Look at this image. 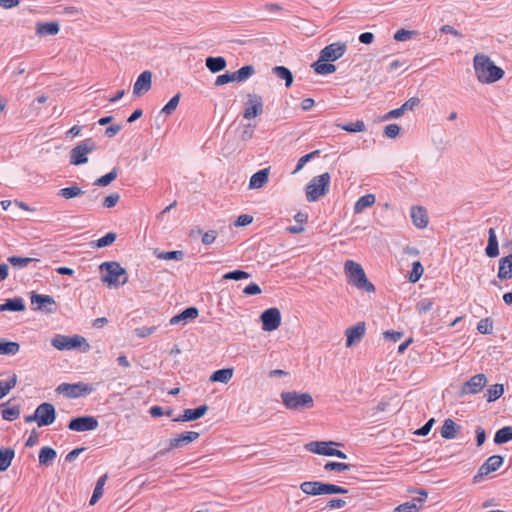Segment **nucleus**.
<instances>
[{
  "label": "nucleus",
  "instance_id": "obj_1",
  "mask_svg": "<svg viewBox=\"0 0 512 512\" xmlns=\"http://www.w3.org/2000/svg\"><path fill=\"white\" fill-rule=\"evenodd\" d=\"M473 67L477 80L482 84L495 83L504 77V70L494 64L485 54H476Z\"/></svg>",
  "mask_w": 512,
  "mask_h": 512
},
{
  "label": "nucleus",
  "instance_id": "obj_2",
  "mask_svg": "<svg viewBox=\"0 0 512 512\" xmlns=\"http://www.w3.org/2000/svg\"><path fill=\"white\" fill-rule=\"evenodd\" d=\"M344 272L350 285L368 293L375 291L374 285L367 279L365 271L359 263L353 260H346Z\"/></svg>",
  "mask_w": 512,
  "mask_h": 512
},
{
  "label": "nucleus",
  "instance_id": "obj_3",
  "mask_svg": "<svg viewBox=\"0 0 512 512\" xmlns=\"http://www.w3.org/2000/svg\"><path fill=\"white\" fill-rule=\"evenodd\" d=\"M101 281L108 287H118L128 281L126 270L115 261L103 262L100 265Z\"/></svg>",
  "mask_w": 512,
  "mask_h": 512
},
{
  "label": "nucleus",
  "instance_id": "obj_4",
  "mask_svg": "<svg viewBox=\"0 0 512 512\" xmlns=\"http://www.w3.org/2000/svg\"><path fill=\"white\" fill-rule=\"evenodd\" d=\"M331 176L328 172L313 177L305 188V195L308 202H316L324 197L330 188Z\"/></svg>",
  "mask_w": 512,
  "mask_h": 512
},
{
  "label": "nucleus",
  "instance_id": "obj_5",
  "mask_svg": "<svg viewBox=\"0 0 512 512\" xmlns=\"http://www.w3.org/2000/svg\"><path fill=\"white\" fill-rule=\"evenodd\" d=\"M281 399L284 406L289 410L310 409L314 406L313 397L310 393L307 392H282Z\"/></svg>",
  "mask_w": 512,
  "mask_h": 512
},
{
  "label": "nucleus",
  "instance_id": "obj_6",
  "mask_svg": "<svg viewBox=\"0 0 512 512\" xmlns=\"http://www.w3.org/2000/svg\"><path fill=\"white\" fill-rule=\"evenodd\" d=\"M51 344L54 348L61 351L81 349L83 352H87L90 349L87 340L80 335L66 336L57 334L52 338Z\"/></svg>",
  "mask_w": 512,
  "mask_h": 512
},
{
  "label": "nucleus",
  "instance_id": "obj_7",
  "mask_svg": "<svg viewBox=\"0 0 512 512\" xmlns=\"http://www.w3.org/2000/svg\"><path fill=\"white\" fill-rule=\"evenodd\" d=\"M340 443L333 441H312L305 445L306 450L311 453L324 455V456H336L341 459H346L347 455L341 450L335 449L333 446H338Z\"/></svg>",
  "mask_w": 512,
  "mask_h": 512
},
{
  "label": "nucleus",
  "instance_id": "obj_8",
  "mask_svg": "<svg viewBox=\"0 0 512 512\" xmlns=\"http://www.w3.org/2000/svg\"><path fill=\"white\" fill-rule=\"evenodd\" d=\"M96 144L92 138L81 141L70 152V163L72 165H81L88 162L87 155L95 150Z\"/></svg>",
  "mask_w": 512,
  "mask_h": 512
},
{
  "label": "nucleus",
  "instance_id": "obj_9",
  "mask_svg": "<svg viewBox=\"0 0 512 512\" xmlns=\"http://www.w3.org/2000/svg\"><path fill=\"white\" fill-rule=\"evenodd\" d=\"M94 390L92 385L87 383L78 382V383H62L56 388V392L59 394H63L69 398H79L82 396L89 395Z\"/></svg>",
  "mask_w": 512,
  "mask_h": 512
},
{
  "label": "nucleus",
  "instance_id": "obj_10",
  "mask_svg": "<svg viewBox=\"0 0 512 512\" xmlns=\"http://www.w3.org/2000/svg\"><path fill=\"white\" fill-rule=\"evenodd\" d=\"M262 330L271 332L278 329L281 325V312L278 308H268L260 315Z\"/></svg>",
  "mask_w": 512,
  "mask_h": 512
},
{
  "label": "nucleus",
  "instance_id": "obj_11",
  "mask_svg": "<svg viewBox=\"0 0 512 512\" xmlns=\"http://www.w3.org/2000/svg\"><path fill=\"white\" fill-rule=\"evenodd\" d=\"M487 384V378L484 374H476L467 380L460 388V396L474 395L483 390Z\"/></svg>",
  "mask_w": 512,
  "mask_h": 512
},
{
  "label": "nucleus",
  "instance_id": "obj_12",
  "mask_svg": "<svg viewBox=\"0 0 512 512\" xmlns=\"http://www.w3.org/2000/svg\"><path fill=\"white\" fill-rule=\"evenodd\" d=\"M503 461V457L500 455L490 456L478 469L477 474L473 477V482H481L485 476L499 469L502 466Z\"/></svg>",
  "mask_w": 512,
  "mask_h": 512
},
{
  "label": "nucleus",
  "instance_id": "obj_13",
  "mask_svg": "<svg viewBox=\"0 0 512 512\" xmlns=\"http://www.w3.org/2000/svg\"><path fill=\"white\" fill-rule=\"evenodd\" d=\"M246 108L243 117L247 120L253 119L263 113V99L257 94H248Z\"/></svg>",
  "mask_w": 512,
  "mask_h": 512
},
{
  "label": "nucleus",
  "instance_id": "obj_14",
  "mask_svg": "<svg viewBox=\"0 0 512 512\" xmlns=\"http://www.w3.org/2000/svg\"><path fill=\"white\" fill-rule=\"evenodd\" d=\"M98 425V420L94 416H81L73 418L69 422L68 428L71 431L86 432L95 430L98 427Z\"/></svg>",
  "mask_w": 512,
  "mask_h": 512
},
{
  "label": "nucleus",
  "instance_id": "obj_15",
  "mask_svg": "<svg viewBox=\"0 0 512 512\" xmlns=\"http://www.w3.org/2000/svg\"><path fill=\"white\" fill-rule=\"evenodd\" d=\"M346 49V44L341 42H335L327 45L320 51V60L331 62L336 61L344 55Z\"/></svg>",
  "mask_w": 512,
  "mask_h": 512
},
{
  "label": "nucleus",
  "instance_id": "obj_16",
  "mask_svg": "<svg viewBox=\"0 0 512 512\" xmlns=\"http://www.w3.org/2000/svg\"><path fill=\"white\" fill-rule=\"evenodd\" d=\"M36 417L38 419V426L51 425L56 419L55 408L50 403H42L36 408Z\"/></svg>",
  "mask_w": 512,
  "mask_h": 512
},
{
  "label": "nucleus",
  "instance_id": "obj_17",
  "mask_svg": "<svg viewBox=\"0 0 512 512\" xmlns=\"http://www.w3.org/2000/svg\"><path fill=\"white\" fill-rule=\"evenodd\" d=\"M152 87V72L149 70L143 71L133 86V94L135 96H142L147 93Z\"/></svg>",
  "mask_w": 512,
  "mask_h": 512
},
{
  "label": "nucleus",
  "instance_id": "obj_18",
  "mask_svg": "<svg viewBox=\"0 0 512 512\" xmlns=\"http://www.w3.org/2000/svg\"><path fill=\"white\" fill-rule=\"evenodd\" d=\"M366 326L364 322H359L356 325L349 327L345 330L346 347H352L354 344L361 341L364 337Z\"/></svg>",
  "mask_w": 512,
  "mask_h": 512
},
{
  "label": "nucleus",
  "instance_id": "obj_19",
  "mask_svg": "<svg viewBox=\"0 0 512 512\" xmlns=\"http://www.w3.org/2000/svg\"><path fill=\"white\" fill-rule=\"evenodd\" d=\"M200 434L196 431H186L169 441V450L179 448L198 439Z\"/></svg>",
  "mask_w": 512,
  "mask_h": 512
},
{
  "label": "nucleus",
  "instance_id": "obj_20",
  "mask_svg": "<svg viewBox=\"0 0 512 512\" xmlns=\"http://www.w3.org/2000/svg\"><path fill=\"white\" fill-rule=\"evenodd\" d=\"M411 219L413 224L419 229L426 228L429 223L427 210L422 206H413L411 208Z\"/></svg>",
  "mask_w": 512,
  "mask_h": 512
},
{
  "label": "nucleus",
  "instance_id": "obj_21",
  "mask_svg": "<svg viewBox=\"0 0 512 512\" xmlns=\"http://www.w3.org/2000/svg\"><path fill=\"white\" fill-rule=\"evenodd\" d=\"M208 411L207 405H201L195 409H185L183 411V414L179 417L175 418L174 421L176 422H188V421H194L201 417H203L206 412Z\"/></svg>",
  "mask_w": 512,
  "mask_h": 512
},
{
  "label": "nucleus",
  "instance_id": "obj_22",
  "mask_svg": "<svg viewBox=\"0 0 512 512\" xmlns=\"http://www.w3.org/2000/svg\"><path fill=\"white\" fill-rule=\"evenodd\" d=\"M270 167L259 170L254 173L249 181V189H260L268 182Z\"/></svg>",
  "mask_w": 512,
  "mask_h": 512
},
{
  "label": "nucleus",
  "instance_id": "obj_23",
  "mask_svg": "<svg viewBox=\"0 0 512 512\" xmlns=\"http://www.w3.org/2000/svg\"><path fill=\"white\" fill-rule=\"evenodd\" d=\"M498 278L501 280L512 278V254L499 260Z\"/></svg>",
  "mask_w": 512,
  "mask_h": 512
},
{
  "label": "nucleus",
  "instance_id": "obj_24",
  "mask_svg": "<svg viewBox=\"0 0 512 512\" xmlns=\"http://www.w3.org/2000/svg\"><path fill=\"white\" fill-rule=\"evenodd\" d=\"M460 430V426L452 419H446L441 427V436L445 439H454Z\"/></svg>",
  "mask_w": 512,
  "mask_h": 512
},
{
  "label": "nucleus",
  "instance_id": "obj_25",
  "mask_svg": "<svg viewBox=\"0 0 512 512\" xmlns=\"http://www.w3.org/2000/svg\"><path fill=\"white\" fill-rule=\"evenodd\" d=\"M57 457V452L55 449L44 446L40 449L39 452V464L42 466H50L53 464Z\"/></svg>",
  "mask_w": 512,
  "mask_h": 512
},
{
  "label": "nucleus",
  "instance_id": "obj_26",
  "mask_svg": "<svg viewBox=\"0 0 512 512\" xmlns=\"http://www.w3.org/2000/svg\"><path fill=\"white\" fill-rule=\"evenodd\" d=\"M31 304L35 310H43L47 305L55 304L54 299L49 295H41L33 292L31 294Z\"/></svg>",
  "mask_w": 512,
  "mask_h": 512
},
{
  "label": "nucleus",
  "instance_id": "obj_27",
  "mask_svg": "<svg viewBox=\"0 0 512 512\" xmlns=\"http://www.w3.org/2000/svg\"><path fill=\"white\" fill-rule=\"evenodd\" d=\"M2 418L8 421L17 419L20 415V404H11L10 402L2 404Z\"/></svg>",
  "mask_w": 512,
  "mask_h": 512
},
{
  "label": "nucleus",
  "instance_id": "obj_28",
  "mask_svg": "<svg viewBox=\"0 0 512 512\" xmlns=\"http://www.w3.org/2000/svg\"><path fill=\"white\" fill-rule=\"evenodd\" d=\"M376 197L374 194H366L362 197H360L355 205H354V213L360 214L362 213L366 208L371 207L375 204Z\"/></svg>",
  "mask_w": 512,
  "mask_h": 512
},
{
  "label": "nucleus",
  "instance_id": "obj_29",
  "mask_svg": "<svg viewBox=\"0 0 512 512\" xmlns=\"http://www.w3.org/2000/svg\"><path fill=\"white\" fill-rule=\"evenodd\" d=\"M300 489L303 493L311 496L322 495V482L305 481L301 483Z\"/></svg>",
  "mask_w": 512,
  "mask_h": 512
},
{
  "label": "nucleus",
  "instance_id": "obj_30",
  "mask_svg": "<svg viewBox=\"0 0 512 512\" xmlns=\"http://www.w3.org/2000/svg\"><path fill=\"white\" fill-rule=\"evenodd\" d=\"M488 234H489V238H488V245L486 247V255L488 257L494 258V257L498 256V254H499L497 236H496L495 230L493 228L489 229Z\"/></svg>",
  "mask_w": 512,
  "mask_h": 512
},
{
  "label": "nucleus",
  "instance_id": "obj_31",
  "mask_svg": "<svg viewBox=\"0 0 512 512\" xmlns=\"http://www.w3.org/2000/svg\"><path fill=\"white\" fill-rule=\"evenodd\" d=\"M198 314V309L196 307L186 308L180 314L172 317L170 319V324L175 325L180 323L181 321H186L187 319H196L198 317Z\"/></svg>",
  "mask_w": 512,
  "mask_h": 512
},
{
  "label": "nucleus",
  "instance_id": "obj_32",
  "mask_svg": "<svg viewBox=\"0 0 512 512\" xmlns=\"http://www.w3.org/2000/svg\"><path fill=\"white\" fill-rule=\"evenodd\" d=\"M36 32L40 36L55 35L59 32V24L57 22L37 23Z\"/></svg>",
  "mask_w": 512,
  "mask_h": 512
},
{
  "label": "nucleus",
  "instance_id": "obj_33",
  "mask_svg": "<svg viewBox=\"0 0 512 512\" xmlns=\"http://www.w3.org/2000/svg\"><path fill=\"white\" fill-rule=\"evenodd\" d=\"M233 372V368L219 369L211 374L210 381L228 383L233 377Z\"/></svg>",
  "mask_w": 512,
  "mask_h": 512
},
{
  "label": "nucleus",
  "instance_id": "obj_34",
  "mask_svg": "<svg viewBox=\"0 0 512 512\" xmlns=\"http://www.w3.org/2000/svg\"><path fill=\"white\" fill-rule=\"evenodd\" d=\"M273 74H275L279 79L285 81V86L290 87L293 83V75L291 71L284 66H275L272 69Z\"/></svg>",
  "mask_w": 512,
  "mask_h": 512
},
{
  "label": "nucleus",
  "instance_id": "obj_35",
  "mask_svg": "<svg viewBox=\"0 0 512 512\" xmlns=\"http://www.w3.org/2000/svg\"><path fill=\"white\" fill-rule=\"evenodd\" d=\"M206 67L212 72L217 73L225 69L226 60L223 57H208Z\"/></svg>",
  "mask_w": 512,
  "mask_h": 512
},
{
  "label": "nucleus",
  "instance_id": "obj_36",
  "mask_svg": "<svg viewBox=\"0 0 512 512\" xmlns=\"http://www.w3.org/2000/svg\"><path fill=\"white\" fill-rule=\"evenodd\" d=\"M83 194H84V191L77 185L62 188L57 193L58 196H60L64 199H67V200L82 196Z\"/></svg>",
  "mask_w": 512,
  "mask_h": 512
},
{
  "label": "nucleus",
  "instance_id": "obj_37",
  "mask_svg": "<svg viewBox=\"0 0 512 512\" xmlns=\"http://www.w3.org/2000/svg\"><path fill=\"white\" fill-rule=\"evenodd\" d=\"M107 478H108L107 474H104L103 476H101L98 479L96 486L94 488L93 494L90 499V505H95L98 502V500L102 497L103 488L107 481Z\"/></svg>",
  "mask_w": 512,
  "mask_h": 512
},
{
  "label": "nucleus",
  "instance_id": "obj_38",
  "mask_svg": "<svg viewBox=\"0 0 512 512\" xmlns=\"http://www.w3.org/2000/svg\"><path fill=\"white\" fill-rule=\"evenodd\" d=\"M512 440V427L506 426L499 429L494 437V442L496 444L507 443Z\"/></svg>",
  "mask_w": 512,
  "mask_h": 512
},
{
  "label": "nucleus",
  "instance_id": "obj_39",
  "mask_svg": "<svg viewBox=\"0 0 512 512\" xmlns=\"http://www.w3.org/2000/svg\"><path fill=\"white\" fill-rule=\"evenodd\" d=\"M255 73V69L251 65L241 67L239 70L233 72L235 82H243Z\"/></svg>",
  "mask_w": 512,
  "mask_h": 512
},
{
  "label": "nucleus",
  "instance_id": "obj_40",
  "mask_svg": "<svg viewBox=\"0 0 512 512\" xmlns=\"http://www.w3.org/2000/svg\"><path fill=\"white\" fill-rule=\"evenodd\" d=\"M326 61H321L320 59L316 61L312 67L317 74L325 75L334 73L336 70L335 65L331 63H325Z\"/></svg>",
  "mask_w": 512,
  "mask_h": 512
},
{
  "label": "nucleus",
  "instance_id": "obj_41",
  "mask_svg": "<svg viewBox=\"0 0 512 512\" xmlns=\"http://www.w3.org/2000/svg\"><path fill=\"white\" fill-rule=\"evenodd\" d=\"M504 393V387L502 384H495L490 386L486 391V399L488 402H494L499 399Z\"/></svg>",
  "mask_w": 512,
  "mask_h": 512
},
{
  "label": "nucleus",
  "instance_id": "obj_42",
  "mask_svg": "<svg viewBox=\"0 0 512 512\" xmlns=\"http://www.w3.org/2000/svg\"><path fill=\"white\" fill-rule=\"evenodd\" d=\"M117 177H118V169L117 168H113L109 173H107V174L101 176L100 178H98L94 182V185L99 186V187L108 186Z\"/></svg>",
  "mask_w": 512,
  "mask_h": 512
},
{
  "label": "nucleus",
  "instance_id": "obj_43",
  "mask_svg": "<svg viewBox=\"0 0 512 512\" xmlns=\"http://www.w3.org/2000/svg\"><path fill=\"white\" fill-rule=\"evenodd\" d=\"M24 309L25 305L21 298L9 299L4 304H2V311H23Z\"/></svg>",
  "mask_w": 512,
  "mask_h": 512
},
{
  "label": "nucleus",
  "instance_id": "obj_44",
  "mask_svg": "<svg viewBox=\"0 0 512 512\" xmlns=\"http://www.w3.org/2000/svg\"><path fill=\"white\" fill-rule=\"evenodd\" d=\"M424 268L420 261H414L412 263V270L409 273L408 279L411 283H416L423 275Z\"/></svg>",
  "mask_w": 512,
  "mask_h": 512
},
{
  "label": "nucleus",
  "instance_id": "obj_45",
  "mask_svg": "<svg viewBox=\"0 0 512 512\" xmlns=\"http://www.w3.org/2000/svg\"><path fill=\"white\" fill-rule=\"evenodd\" d=\"M347 492H348V490L341 486L322 482V495L346 494Z\"/></svg>",
  "mask_w": 512,
  "mask_h": 512
},
{
  "label": "nucleus",
  "instance_id": "obj_46",
  "mask_svg": "<svg viewBox=\"0 0 512 512\" xmlns=\"http://www.w3.org/2000/svg\"><path fill=\"white\" fill-rule=\"evenodd\" d=\"M7 260L13 267L16 268L26 267L29 263L36 261L34 258L20 256H11Z\"/></svg>",
  "mask_w": 512,
  "mask_h": 512
},
{
  "label": "nucleus",
  "instance_id": "obj_47",
  "mask_svg": "<svg viewBox=\"0 0 512 512\" xmlns=\"http://www.w3.org/2000/svg\"><path fill=\"white\" fill-rule=\"evenodd\" d=\"M181 94L177 93L173 96L168 103L162 108L161 113L165 115H171L179 105Z\"/></svg>",
  "mask_w": 512,
  "mask_h": 512
},
{
  "label": "nucleus",
  "instance_id": "obj_48",
  "mask_svg": "<svg viewBox=\"0 0 512 512\" xmlns=\"http://www.w3.org/2000/svg\"><path fill=\"white\" fill-rule=\"evenodd\" d=\"M20 345L17 342L2 340V354L15 355L19 352Z\"/></svg>",
  "mask_w": 512,
  "mask_h": 512
},
{
  "label": "nucleus",
  "instance_id": "obj_49",
  "mask_svg": "<svg viewBox=\"0 0 512 512\" xmlns=\"http://www.w3.org/2000/svg\"><path fill=\"white\" fill-rule=\"evenodd\" d=\"M340 127L342 130L351 132V133L363 132L366 128L365 123L362 120H357L356 122H353V123H347L345 125H341Z\"/></svg>",
  "mask_w": 512,
  "mask_h": 512
},
{
  "label": "nucleus",
  "instance_id": "obj_50",
  "mask_svg": "<svg viewBox=\"0 0 512 512\" xmlns=\"http://www.w3.org/2000/svg\"><path fill=\"white\" fill-rule=\"evenodd\" d=\"M157 258L162 260H182L184 257L183 251H167V252H159L156 254Z\"/></svg>",
  "mask_w": 512,
  "mask_h": 512
},
{
  "label": "nucleus",
  "instance_id": "obj_51",
  "mask_svg": "<svg viewBox=\"0 0 512 512\" xmlns=\"http://www.w3.org/2000/svg\"><path fill=\"white\" fill-rule=\"evenodd\" d=\"M415 35H417V31L415 30L399 29L394 34V40L398 42L407 41Z\"/></svg>",
  "mask_w": 512,
  "mask_h": 512
},
{
  "label": "nucleus",
  "instance_id": "obj_52",
  "mask_svg": "<svg viewBox=\"0 0 512 512\" xmlns=\"http://www.w3.org/2000/svg\"><path fill=\"white\" fill-rule=\"evenodd\" d=\"M116 237H117V235L115 232H109L96 241V247L103 248V247L109 246L114 243V241L116 240Z\"/></svg>",
  "mask_w": 512,
  "mask_h": 512
},
{
  "label": "nucleus",
  "instance_id": "obj_53",
  "mask_svg": "<svg viewBox=\"0 0 512 512\" xmlns=\"http://www.w3.org/2000/svg\"><path fill=\"white\" fill-rule=\"evenodd\" d=\"M324 469L326 471H333V470H335V471L341 472V471L350 470L351 469V465L347 464V463H341V462H327L324 465Z\"/></svg>",
  "mask_w": 512,
  "mask_h": 512
},
{
  "label": "nucleus",
  "instance_id": "obj_54",
  "mask_svg": "<svg viewBox=\"0 0 512 512\" xmlns=\"http://www.w3.org/2000/svg\"><path fill=\"white\" fill-rule=\"evenodd\" d=\"M250 274L242 270H234L223 275L225 280H241L248 279Z\"/></svg>",
  "mask_w": 512,
  "mask_h": 512
},
{
  "label": "nucleus",
  "instance_id": "obj_55",
  "mask_svg": "<svg viewBox=\"0 0 512 512\" xmlns=\"http://www.w3.org/2000/svg\"><path fill=\"white\" fill-rule=\"evenodd\" d=\"M420 507L414 501L405 502L394 509V512H419Z\"/></svg>",
  "mask_w": 512,
  "mask_h": 512
},
{
  "label": "nucleus",
  "instance_id": "obj_56",
  "mask_svg": "<svg viewBox=\"0 0 512 512\" xmlns=\"http://www.w3.org/2000/svg\"><path fill=\"white\" fill-rule=\"evenodd\" d=\"M17 383V375L15 373H12L9 376V379L2 383V398L7 395L12 388L15 387Z\"/></svg>",
  "mask_w": 512,
  "mask_h": 512
},
{
  "label": "nucleus",
  "instance_id": "obj_57",
  "mask_svg": "<svg viewBox=\"0 0 512 512\" xmlns=\"http://www.w3.org/2000/svg\"><path fill=\"white\" fill-rule=\"evenodd\" d=\"M319 151L316 150V151H313L311 153H308L304 156H302L298 162H297V165H296V168L295 170L292 172V174H296L298 173L300 170H302V168L305 166V164L310 161L316 154H318Z\"/></svg>",
  "mask_w": 512,
  "mask_h": 512
},
{
  "label": "nucleus",
  "instance_id": "obj_58",
  "mask_svg": "<svg viewBox=\"0 0 512 512\" xmlns=\"http://www.w3.org/2000/svg\"><path fill=\"white\" fill-rule=\"evenodd\" d=\"M477 330L481 334H490L492 332V322L489 318L482 319L477 324Z\"/></svg>",
  "mask_w": 512,
  "mask_h": 512
},
{
  "label": "nucleus",
  "instance_id": "obj_59",
  "mask_svg": "<svg viewBox=\"0 0 512 512\" xmlns=\"http://www.w3.org/2000/svg\"><path fill=\"white\" fill-rule=\"evenodd\" d=\"M14 457V451L12 449L2 450V471L6 470Z\"/></svg>",
  "mask_w": 512,
  "mask_h": 512
},
{
  "label": "nucleus",
  "instance_id": "obj_60",
  "mask_svg": "<svg viewBox=\"0 0 512 512\" xmlns=\"http://www.w3.org/2000/svg\"><path fill=\"white\" fill-rule=\"evenodd\" d=\"M230 82H235L234 74H233V72H226L222 75H219L216 78L215 84L217 86H221V85H225Z\"/></svg>",
  "mask_w": 512,
  "mask_h": 512
},
{
  "label": "nucleus",
  "instance_id": "obj_61",
  "mask_svg": "<svg viewBox=\"0 0 512 512\" xmlns=\"http://www.w3.org/2000/svg\"><path fill=\"white\" fill-rule=\"evenodd\" d=\"M400 133V126L397 124H389L384 128V134L388 138H396Z\"/></svg>",
  "mask_w": 512,
  "mask_h": 512
},
{
  "label": "nucleus",
  "instance_id": "obj_62",
  "mask_svg": "<svg viewBox=\"0 0 512 512\" xmlns=\"http://www.w3.org/2000/svg\"><path fill=\"white\" fill-rule=\"evenodd\" d=\"M120 199V195L118 193H112L110 195H108L104 201H103V207L105 208H113L114 206H116V204L118 203Z\"/></svg>",
  "mask_w": 512,
  "mask_h": 512
},
{
  "label": "nucleus",
  "instance_id": "obj_63",
  "mask_svg": "<svg viewBox=\"0 0 512 512\" xmlns=\"http://www.w3.org/2000/svg\"><path fill=\"white\" fill-rule=\"evenodd\" d=\"M156 330V327H146V326H143V327H139V328H136L134 330V333L136 336L140 337V338H145V337H148L150 335H152Z\"/></svg>",
  "mask_w": 512,
  "mask_h": 512
},
{
  "label": "nucleus",
  "instance_id": "obj_64",
  "mask_svg": "<svg viewBox=\"0 0 512 512\" xmlns=\"http://www.w3.org/2000/svg\"><path fill=\"white\" fill-rule=\"evenodd\" d=\"M216 237H217V232L214 230L205 232L202 236V243L204 245H210L216 240Z\"/></svg>",
  "mask_w": 512,
  "mask_h": 512
}]
</instances>
